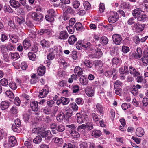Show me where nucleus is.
<instances>
[{
	"mask_svg": "<svg viewBox=\"0 0 148 148\" xmlns=\"http://www.w3.org/2000/svg\"><path fill=\"white\" fill-rule=\"evenodd\" d=\"M77 116V122L79 123H82L86 122L88 119V116L84 114H81L79 113L76 114Z\"/></svg>",
	"mask_w": 148,
	"mask_h": 148,
	"instance_id": "1",
	"label": "nucleus"
},
{
	"mask_svg": "<svg viewBox=\"0 0 148 148\" xmlns=\"http://www.w3.org/2000/svg\"><path fill=\"white\" fill-rule=\"evenodd\" d=\"M119 16L116 12H114L111 15L109 16L108 20L110 23H113L116 22L119 19Z\"/></svg>",
	"mask_w": 148,
	"mask_h": 148,
	"instance_id": "2",
	"label": "nucleus"
},
{
	"mask_svg": "<svg viewBox=\"0 0 148 148\" xmlns=\"http://www.w3.org/2000/svg\"><path fill=\"white\" fill-rule=\"evenodd\" d=\"M113 42L116 45H120L122 42V37L121 35L117 34H114L112 36Z\"/></svg>",
	"mask_w": 148,
	"mask_h": 148,
	"instance_id": "3",
	"label": "nucleus"
},
{
	"mask_svg": "<svg viewBox=\"0 0 148 148\" xmlns=\"http://www.w3.org/2000/svg\"><path fill=\"white\" fill-rule=\"evenodd\" d=\"M31 16L33 20L38 22L42 21L43 18L42 14L36 12L33 13L31 15Z\"/></svg>",
	"mask_w": 148,
	"mask_h": 148,
	"instance_id": "4",
	"label": "nucleus"
},
{
	"mask_svg": "<svg viewBox=\"0 0 148 148\" xmlns=\"http://www.w3.org/2000/svg\"><path fill=\"white\" fill-rule=\"evenodd\" d=\"M145 25L141 24L138 22L135 23L133 25V27L138 33L142 32L144 29Z\"/></svg>",
	"mask_w": 148,
	"mask_h": 148,
	"instance_id": "5",
	"label": "nucleus"
},
{
	"mask_svg": "<svg viewBox=\"0 0 148 148\" xmlns=\"http://www.w3.org/2000/svg\"><path fill=\"white\" fill-rule=\"evenodd\" d=\"M49 89L46 86L39 92L38 97L41 98L45 97L48 94Z\"/></svg>",
	"mask_w": 148,
	"mask_h": 148,
	"instance_id": "6",
	"label": "nucleus"
},
{
	"mask_svg": "<svg viewBox=\"0 0 148 148\" xmlns=\"http://www.w3.org/2000/svg\"><path fill=\"white\" fill-rule=\"evenodd\" d=\"M129 69V73L134 77H136L137 76L140 75V73L138 71L137 69H136L132 66H130Z\"/></svg>",
	"mask_w": 148,
	"mask_h": 148,
	"instance_id": "7",
	"label": "nucleus"
},
{
	"mask_svg": "<svg viewBox=\"0 0 148 148\" xmlns=\"http://www.w3.org/2000/svg\"><path fill=\"white\" fill-rule=\"evenodd\" d=\"M17 141L16 138L14 136H11L9 138L8 144L9 147H13L17 143Z\"/></svg>",
	"mask_w": 148,
	"mask_h": 148,
	"instance_id": "8",
	"label": "nucleus"
},
{
	"mask_svg": "<svg viewBox=\"0 0 148 148\" xmlns=\"http://www.w3.org/2000/svg\"><path fill=\"white\" fill-rule=\"evenodd\" d=\"M69 36L67 32L63 30L60 32L58 38L60 40H66L68 38Z\"/></svg>",
	"mask_w": 148,
	"mask_h": 148,
	"instance_id": "9",
	"label": "nucleus"
},
{
	"mask_svg": "<svg viewBox=\"0 0 148 148\" xmlns=\"http://www.w3.org/2000/svg\"><path fill=\"white\" fill-rule=\"evenodd\" d=\"M142 88V86L139 84H133L130 87V90L133 92V93L135 92V94L137 95L139 89H141Z\"/></svg>",
	"mask_w": 148,
	"mask_h": 148,
	"instance_id": "10",
	"label": "nucleus"
},
{
	"mask_svg": "<svg viewBox=\"0 0 148 148\" xmlns=\"http://www.w3.org/2000/svg\"><path fill=\"white\" fill-rule=\"evenodd\" d=\"M105 72L104 73V75L107 77H110L112 75V70L110 67L107 66L105 67Z\"/></svg>",
	"mask_w": 148,
	"mask_h": 148,
	"instance_id": "11",
	"label": "nucleus"
},
{
	"mask_svg": "<svg viewBox=\"0 0 148 148\" xmlns=\"http://www.w3.org/2000/svg\"><path fill=\"white\" fill-rule=\"evenodd\" d=\"M73 115V111L71 109L68 110L64 115V119L66 121H68L71 119V116Z\"/></svg>",
	"mask_w": 148,
	"mask_h": 148,
	"instance_id": "12",
	"label": "nucleus"
},
{
	"mask_svg": "<svg viewBox=\"0 0 148 148\" xmlns=\"http://www.w3.org/2000/svg\"><path fill=\"white\" fill-rule=\"evenodd\" d=\"M30 105L33 111L35 112L38 111V103L36 101L31 102Z\"/></svg>",
	"mask_w": 148,
	"mask_h": 148,
	"instance_id": "13",
	"label": "nucleus"
},
{
	"mask_svg": "<svg viewBox=\"0 0 148 148\" xmlns=\"http://www.w3.org/2000/svg\"><path fill=\"white\" fill-rule=\"evenodd\" d=\"M10 105V103L8 101H2L0 104V107L2 110H4L7 109Z\"/></svg>",
	"mask_w": 148,
	"mask_h": 148,
	"instance_id": "14",
	"label": "nucleus"
},
{
	"mask_svg": "<svg viewBox=\"0 0 148 148\" xmlns=\"http://www.w3.org/2000/svg\"><path fill=\"white\" fill-rule=\"evenodd\" d=\"M138 9L142 12H145L148 11V5L145 3L140 4L138 7Z\"/></svg>",
	"mask_w": 148,
	"mask_h": 148,
	"instance_id": "15",
	"label": "nucleus"
},
{
	"mask_svg": "<svg viewBox=\"0 0 148 148\" xmlns=\"http://www.w3.org/2000/svg\"><path fill=\"white\" fill-rule=\"evenodd\" d=\"M80 83L83 85H86L88 84V80L85 75H83L79 79Z\"/></svg>",
	"mask_w": 148,
	"mask_h": 148,
	"instance_id": "16",
	"label": "nucleus"
},
{
	"mask_svg": "<svg viewBox=\"0 0 148 148\" xmlns=\"http://www.w3.org/2000/svg\"><path fill=\"white\" fill-rule=\"evenodd\" d=\"M74 72L78 77L80 76L83 73L82 69L79 66L75 67L74 70Z\"/></svg>",
	"mask_w": 148,
	"mask_h": 148,
	"instance_id": "17",
	"label": "nucleus"
},
{
	"mask_svg": "<svg viewBox=\"0 0 148 148\" xmlns=\"http://www.w3.org/2000/svg\"><path fill=\"white\" fill-rule=\"evenodd\" d=\"M45 67L43 65H41L38 68L37 70V72L38 75L40 76H43L45 74Z\"/></svg>",
	"mask_w": 148,
	"mask_h": 148,
	"instance_id": "18",
	"label": "nucleus"
},
{
	"mask_svg": "<svg viewBox=\"0 0 148 148\" xmlns=\"http://www.w3.org/2000/svg\"><path fill=\"white\" fill-rule=\"evenodd\" d=\"M137 19L139 21L144 22L148 20V16L145 14H143L138 16L137 17Z\"/></svg>",
	"mask_w": 148,
	"mask_h": 148,
	"instance_id": "19",
	"label": "nucleus"
},
{
	"mask_svg": "<svg viewBox=\"0 0 148 148\" xmlns=\"http://www.w3.org/2000/svg\"><path fill=\"white\" fill-rule=\"evenodd\" d=\"M101 135V132L99 130H94L92 131L91 135L95 138L99 137Z\"/></svg>",
	"mask_w": 148,
	"mask_h": 148,
	"instance_id": "20",
	"label": "nucleus"
},
{
	"mask_svg": "<svg viewBox=\"0 0 148 148\" xmlns=\"http://www.w3.org/2000/svg\"><path fill=\"white\" fill-rule=\"evenodd\" d=\"M85 92L86 95L89 97H92L94 95V90L92 88H86L85 90Z\"/></svg>",
	"mask_w": 148,
	"mask_h": 148,
	"instance_id": "21",
	"label": "nucleus"
},
{
	"mask_svg": "<svg viewBox=\"0 0 148 148\" xmlns=\"http://www.w3.org/2000/svg\"><path fill=\"white\" fill-rule=\"evenodd\" d=\"M135 133L138 136L141 137L144 135V131L141 127H139L136 129Z\"/></svg>",
	"mask_w": 148,
	"mask_h": 148,
	"instance_id": "22",
	"label": "nucleus"
},
{
	"mask_svg": "<svg viewBox=\"0 0 148 148\" xmlns=\"http://www.w3.org/2000/svg\"><path fill=\"white\" fill-rule=\"evenodd\" d=\"M10 5L15 8H17L20 5V3L15 0H10Z\"/></svg>",
	"mask_w": 148,
	"mask_h": 148,
	"instance_id": "23",
	"label": "nucleus"
},
{
	"mask_svg": "<svg viewBox=\"0 0 148 148\" xmlns=\"http://www.w3.org/2000/svg\"><path fill=\"white\" fill-rule=\"evenodd\" d=\"M23 47L25 49L27 50L31 46L30 40L28 39H26L23 42Z\"/></svg>",
	"mask_w": 148,
	"mask_h": 148,
	"instance_id": "24",
	"label": "nucleus"
},
{
	"mask_svg": "<svg viewBox=\"0 0 148 148\" xmlns=\"http://www.w3.org/2000/svg\"><path fill=\"white\" fill-rule=\"evenodd\" d=\"M102 52L101 49H97L96 52L93 54V57L99 58L102 56Z\"/></svg>",
	"mask_w": 148,
	"mask_h": 148,
	"instance_id": "25",
	"label": "nucleus"
},
{
	"mask_svg": "<svg viewBox=\"0 0 148 148\" xmlns=\"http://www.w3.org/2000/svg\"><path fill=\"white\" fill-rule=\"evenodd\" d=\"M61 3L60 5L65 10L67 8L66 4L70 3V0H60Z\"/></svg>",
	"mask_w": 148,
	"mask_h": 148,
	"instance_id": "26",
	"label": "nucleus"
},
{
	"mask_svg": "<svg viewBox=\"0 0 148 148\" xmlns=\"http://www.w3.org/2000/svg\"><path fill=\"white\" fill-rule=\"evenodd\" d=\"M45 133L44 138H45L46 140H50L51 139L52 135L50 130H46Z\"/></svg>",
	"mask_w": 148,
	"mask_h": 148,
	"instance_id": "27",
	"label": "nucleus"
},
{
	"mask_svg": "<svg viewBox=\"0 0 148 148\" xmlns=\"http://www.w3.org/2000/svg\"><path fill=\"white\" fill-rule=\"evenodd\" d=\"M112 63L113 65L119 66L121 63V60L120 58H114L112 60Z\"/></svg>",
	"mask_w": 148,
	"mask_h": 148,
	"instance_id": "28",
	"label": "nucleus"
},
{
	"mask_svg": "<svg viewBox=\"0 0 148 148\" xmlns=\"http://www.w3.org/2000/svg\"><path fill=\"white\" fill-rule=\"evenodd\" d=\"M77 38L75 36L72 35L70 36L68 40V42L70 45H73L77 41Z\"/></svg>",
	"mask_w": 148,
	"mask_h": 148,
	"instance_id": "29",
	"label": "nucleus"
},
{
	"mask_svg": "<svg viewBox=\"0 0 148 148\" xmlns=\"http://www.w3.org/2000/svg\"><path fill=\"white\" fill-rule=\"evenodd\" d=\"M11 42L13 43H15L18 41V36H17L12 34L9 36Z\"/></svg>",
	"mask_w": 148,
	"mask_h": 148,
	"instance_id": "30",
	"label": "nucleus"
},
{
	"mask_svg": "<svg viewBox=\"0 0 148 148\" xmlns=\"http://www.w3.org/2000/svg\"><path fill=\"white\" fill-rule=\"evenodd\" d=\"M70 132L71 136L73 138H78L79 137L80 135L79 133L73 129H71Z\"/></svg>",
	"mask_w": 148,
	"mask_h": 148,
	"instance_id": "31",
	"label": "nucleus"
},
{
	"mask_svg": "<svg viewBox=\"0 0 148 148\" xmlns=\"http://www.w3.org/2000/svg\"><path fill=\"white\" fill-rule=\"evenodd\" d=\"M52 140L54 141L55 143L58 145L59 146H60L61 144L63 143V142L62 138H60L58 137L53 138Z\"/></svg>",
	"mask_w": 148,
	"mask_h": 148,
	"instance_id": "32",
	"label": "nucleus"
},
{
	"mask_svg": "<svg viewBox=\"0 0 148 148\" xmlns=\"http://www.w3.org/2000/svg\"><path fill=\"white\" fill-rule=\"evenodd\" d=\"M10 53L11 59L14 61L16 60L20 57L19 54L17 52H12Z\"/></svg>",
	"mask_w": 148,
	"mask_h": 148,
	"instance_id": "33",
	"label": "nucleus"
},
{
	"mask_svg": "<svg viewBox=\"0 0 148 148\" xmlns=\"http://www.w3.org/2000/svg\"><path fill=\"white\" fill-rule=\"evenodd\" d=\"M15 20L19 25L21 24L25 21V18L21 16L15 17Z\"/></svg>",
	"mask_w": 148,
	"mask_h": 148,
	"instance_id": "34",
	"label": "nucleus"
},
{
	"mask_svg": "<svg viewBox=\"0 0 148 148\" xmlns=\"http://www.w3.org/2000/svg\"><path fill=\"white\" fill-rule=\"evenodd\" d=\"M140 11L139 9H138V8L135 9L133 11L132 15L135 18H137V17L140 15Z\"/></svg>",
	"mask_w": 148,
	"mask_h": 148,
	"instance_id": "35",
	"label": "nucleus"
},
{
	"mask_svg": "<svg viewBox=\"0 0 148 148\" xmlns=\"http://www.w3.org/2000/svg\"><path fill=\"white\" fill-rule=\"evenodd\" d=\"M88 68H91L93 66L92 63L88 60H86L82 62Z\"/></svg>",
	"mask_w": 148,
	"mask_h": 148,
	"instance_id": "36",
	"label": "nucleus"
},
{
	"mask_svg": "<svg viewBox=\"0 0 148 148\" xmlns=\"http://www.w3.org/2000/svg\"><path fill=\"white\" fill-rule=\"evenodd\" d=\"M10 112L12 114H15L18 112V107L15 105L13 106L10 110Z\"/></svg>",
	"mask_w": 148,
	"mask_h": 148,
	"instance_id": "37",
	"label": "nucleus"
},
{
	"mask_svg": "<svg viewBox=\"0 0 148 148\" xmlns=\"http://www.w3.org/2000/svg\"><path fill=\"white\" fill-rule=\"evenodd\" d=\"M120 6L121 7H123V8H126L127 9H129L131 8V5L129 3H126L122 1L121 2V5Z\"/></svg>",
	"mask_w": 148,
	"mask_h": 148,
	"instance_id": "38",
	"label": "nucleus"
},
{
	"mask_svg": "<svg viewBox=\"0 0 148 148\" xmlns=\"http://www.w3.org/2000/svg\"><path fill=\"white\" fill-rule=\"evenodd\" d=\"M42 140V139L41 136L38 135L33 140V142L35 144H38L41 142Z\"/></svg>",
	"mask_w": 148,
	"mask_h": 148,
	"instance_id": "39",
	"label": "nucleus"
},
{
	"mask_svg": "<svg viewBox=\"0 0 148 148\" xmlns=\"http://www.w3.org/2000/svg\"><path fill=\"white\" fill-rule=\"evenodd\" d=\"M97 109L98 110L100 113L102 114H104L103 108L101 105L100 104L97 103L96 106Z\"/></svg>",
	"mask_w": 148,
	"mask_h": 148,
	"instance_id": "40",
	"label": "nucleus"
},
{
	"mask_svg": "<svg viewBox=\"0 0 148 148\" xmlns=\"http://www.w3.org/2000/svg\"><path fill=\"white\" fill-rule=\"evenodd\" d=\"M74 27L77 30L81 31L83 29L82 24L80 22L76 23Z\"/></svg>",
	"mask_w": 148,
	"mask_h": 148,
	"instance_id": "41",
	"label": "nucleus"
},
{
	"mask_svg": "<svg viewBox=\"0 0 148 148\" xmlns=\"http://www.w3.org/2000/svg\"><path fill=\"white\" fill-rule=\"evenodd\" d=\"M64 113L62 112H60L57 116V120L59 122L62 121L64 118Z\"/></svg>",
	"mask_w": 148,
	"mask_h": 148,
	"instance_id": "42",
	"label": "nucleus"
},
{
	"mask_svg": "<svg viewBox=\"0 0 148 148\" xmlns=\"http://www.w3.org/2000/svg\"><path fill=\"white\" fill-rule=\"evenodd\" d=\"M28 56L30 60L32 61H35L36 59V55L32 52L28 53Z\"/></svg>",
	"mask_w": 148,
	"mask_h": 148,
	"instance_id": "43",
	"label": "nucleus"
},
{
	"mask_svg": "<svg viewBox=\"0 0 148 148\" xmlns=\"http://www.w3.org/2000/svg\"><path fill=\"white\" fill-rule=\"evenodd\" d=\"M137 77L136 79V80L138 83H145L146 81L144 80L143 76L141 75H138L136 76Z\"/></svg>",
	"mask_w": 148,
	"mask_h": 148,
	"instance_id": "44",
	"label": "nucleus"
},
{
	"mask_svg": "<svg viewBox=\"0 0 148 148\" xmlns=\"http://www.w3.org/2000/svg\"><path fill=\"white\" fill-rule=\"evenodd\" d=\"M130 49L129 47L123 45L122 47L121 51L124 54H126L130 51Z\"/></svg>",
	"mask_w": 148,
	"mask_h": 148,
	"instance_id": "45",
	"label": "nucleus"
},
{
	"mask_svg": "<svg viewBox=\"0 0 148 148\" xmlns=\"http://www.w3.org/2000/svg\"><path fill=\"white\" fill-rule=\"evenodd\" d=\"M108 40L107 38L105 36H102L101 38V43L102 44L106 45L108 42Z\"/></svg>",
	"mask_w": 148,
	"mask_h": 148,
	"instance_id": "46",
	"label": "nucleus"
},
{
	"mask_svg": "<svg viewBox=\"0 0 148 148\" xmlns=\"http://www.w3.org/2000/svg\"><path fill=\"white\" fill-rule=\"evenodd\" d=\"M30 115L29 114H25L23 115V119L24 121L26 122H27L29 121Z\"/></svg>",
	"mask_w": 148,
	"mask_h": 148,
	"instance_id": "47",
	"label": "nucleus"
},
{
	"mask_svg": "<svg viewBox=\"0 0 148 148\" xmlns=\"http://www.w3.org/2000/svg\"><path fill=\"white\" fill-rule=\"evenodd\" d=\"M15 48V45L10 43H9L6 46L7 49L9 51H13Z\"/></svg>",
	"mask_w": 148,
	"mask_h": 148,
	"instance_id": "48",
	"label": "nucleus"
},
{
	"mask_svg": "<svg viewBox=\"0 0 148 148\" xmlns=\"http://www.w3.org/2000/svg\"><path fill=\"white\" fill-rule=\"evenodd\" d=\"M72 90L73 93H77L79 90V87L78 85H73L72 86Z\"/></svg>",
	"mask_w": 148,
	"mask_h": 148,
	"instance_id": "49",
	"label": "nucleus"
},
{
	"mask_svg": "<svg viewBox=\"0 0 148 148\" xmlns=\"http://www.w3.org/2000/svg\"><path fill=\"white\" fill-rule=\"evenodd\" d=\"M57 130L58 132H62L65 130V127L63 125L60 124L58 125Z\"/></svg>",
	"mask_w": 148,
	"mask_h": 148,
	"instance_id": "50",
	"label": "nucleus"
},
{
	"mask_svg": "<svg viewBox=\"0 0 148 148\" xmlns=\"http://www.w3.org/2000/svg\"><path fill=\"white\" fill-rule=\"evenodd\" d=\"M62 103L63 105L68 104L70 100L69 98H65L64 97H61Z\"/></svg>",
	"mask_w": 148,
	"mask_h": 148,
	"instance_id": "51",
	"label": "nucleus"
},
{
	"mask_svg": "<svg viewBox=\"0 0 148 148\" xmlns=\"http://www.w3.org/2000/svg\"><path fill=\"white\" fill-rule=\"evenodd\" d=\"M55 54L53 52L49 53L47 55V58L49 60H53L55 58Z\"/></svg>",
	"mask_w": 148,
	"mask_h": 148,
	"instance_id": "52",
	"label": "nucleus"
},
{
	"mask_svg": "<svg viewBox=\"0 0 148 148\" xmlns=\"http://www.w3.org/2000/svg\"><path fill=\"white\" fill-rule=\"evenodd\" d=\"M8 84L12 90H15L17 88V86L14 82H10Z\"/></svg>",
	"mask_w": 148,
	"mask_h": 148,
	"instance_id": "53",
	"label": "nucleus"
},
{
	"mask_svg": "<svg viewBox=\"0 0 148 148\" xmlns=\"http://www.w3.org/2000/svg\"><path fill=\"white\" fill-rule=\"evenodd\" d=\"M0 83L2 86H6L8 84V81L6 79L3 78L0 80Z\"/></svg>",
	"mask_w": 148,
	"mask_h": 148,
	"instance_id": "54",
	"label": "nucleus"
},
{
	"mask_svg": "<svg viewBox=\"0 0 148 148\" xmlns=\"http://www.w3.org/2000/svg\"><path fill=\"white\" fill-rule=\"evenodd\" d=\"M91 46V44L89 42H87L82 45V48L85 49H88L90 48Z\"/></svg>",
	"mask_w": 148,
	"mask_h": 148,
	"instance_id": "55",
	"label": "nucleus"
},
{
	"mask_svg": "<svg viewBox=\"0 0 148 148\" xmlns=\"http://www.w3.org/2000/svg\"><path fill=\"white\" fill-rule=\"evenodd\" d=\"M54 17L48 14L45 16V18L47 21L49 22H53L54 21Z\"/></svg>",
	"mask_w": 148,
	"mask_h": 148,
	"instance_id": "56",
	"label": "nucleus"
},
{
	"mask_svg": "<svg viewBox=\"0 0 148 148\" xmlns=\"http://www.w3.org/2000/svg\"><path fill=\"white\" fill-rule=\"evenodd\" d=\"M5 93L6 95L11 99H13L14 98V95L13 93L10 90L5 91Z\"/></svg>",
	"mask_w": 148,
	"mask_h": 148,
	"instance_id": "57",
	"label": "nucleus"
},
{
	"mask_svg": "<svg viewBox=\"0 0 148 148\" xmlns=\"http://www.w3.org/2000/svg\"><path fill=\"white\" fill-rule=\"evenodd\" d=\"M41 45L42 47H48L49 44V42L45 40V39L41 41Z\"/></svg>",
	"mask_w": 148,
	"mask_h": 148,
	"instance_id": "58",
	"label": "nucleus"
},
{
	"mask_svg": "<svg viewBox=\"0 0 148 148\" xmlns=\"http://www.w3.org/2000/svg\"><path fill=\"white\" fill-rule=\"evenodd\" d=\"M3 59L6 62H8L9 61V57L8 55V53L6 52H3Z\"/></svg>",
	"mask_w": 148,
	"mask_h": 148,
	"instance_id": "59",
	"label": "nucleus"
},
{
	"mask_svg": "<svg viewBox=\"0 0 148 148\" xmlns=\"http://www.w3.org/2000/svg\"><path fill=\"white\" fill-rule=\"evenodd\" d=\"M91 115L92 118L94 121L97 122L99 121V118L97 114L94 113H92Z\"/></svg>",
	"mask_w": 148,
	"mask_h": 148,
	"instance_id": "60",
	"label": "nucleus"
},
{
	"mask_svg": "<svg viewBox=\"0 0 148 148\" xmlns=\"http://www.w3.org/2000/svg\"><path fill=\"white\" fill-rule=\"evenodd\" d=\"M73 147L74 145L69 143H64L63 145V148H73Z\"/></svg>",
	"mask_w": 148,
	"mask_h": 148,
	"instance_id": "61",
	"label": "nucleus"
},
{
	"mask_svg": "<svg viewBox=\"0 0 148 148\" xmlns=\"http://www.w3.org/2000/svg\"><path fill=\"white\" fill-rule=\"evenodd\" d=\"M71 107L74 111H76L78 110V107L76 104L74 102L71 104Z\"/></svg>",
	"mask_w": 148,
	"mask_h": 148,
	"instance_id": "62",
	"label": "nucleus"
},
{
	"mask_svg": "<svg viewBox=\"0 0 148 148\" xmlns=\"http://www.w3.org/2000/svg\"><path fill=\"white\" fill-rule=\"evenodd\" d=\"M122 108L124 110H126L130 107V104L129 103H124L121 105Z\"/></svg>",
	"mask_w": 148,
	"mask_h": 148,
	"instance_id": "63",
	"label": "nucleus"
},
{
	"mask_svg": "<svg viewBox=\"0 0 148 148\" xmlns=\"http://www.w3.org/2000/svg\"><path fill=\"white\" fill-rule=\"evenodd\" d=\"M84 6L85 9L86 10L89 9L91 7L90 3L88 1H85L84 3Z\"/></svg>",
	"mask_w": 148,
	"mask_h": 148,
	"instance_id": "64",
	"label": "nucleus"
}]
</instances>
